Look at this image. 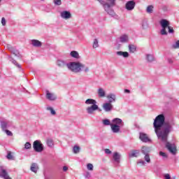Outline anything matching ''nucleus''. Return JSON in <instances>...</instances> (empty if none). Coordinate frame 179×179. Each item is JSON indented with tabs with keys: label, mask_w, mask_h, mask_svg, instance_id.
I'll return each mask as SVG.
<instances>
[{
	"label": "nucleus",
	"mask_w": 179,
	"mask_h": 179,
	"mask_svg": "<svg viewBox=\"0 0 179 179\" xmlns=\"http://www.w3.org/2000/svg\"><path fill=\"white\" fill-rule=\"evenodd\" d=\"M141 153L142 155H149V153H150V148L143 146L141 148Z\"/></svg>",
	"instance_id": "24"
},
{
	"label": "nucleus",
	"mask_w": 179,
	"mask_h": 179,
	"mask_svg": "<svg viewBox=\"0 0 179 179\" xmlns=\"http://www.w3.org/2000/svg\"><path fill=\"white\" fill-rule=\"evenodd\" d=\"M63 171H68L67 166H63Z\"/></svg>",
	"instance_id": "54"
},
{
	"label": "nucleus",
	"mask_w": 179,
	"mask_h": 179,
	"mask_svg": "<svg viewBox=\"0 0 179 179\" xmlns=\"http://www.w3.org/2000/svg\"><path fill=\"white\" fill-rule=\"evenodd\" d=\"M139 138L142 142H150V139H149V137H148V134L144 133H140Z\"/></svg>",
	"instance_id": "19"
},
{
	"label": "nucleus",
	"mask_w": 179,
	"mask_h": 179,
	"mask_svg": "<svg viewBox=\"0 0 179 179\" xmlns=\"http://www.w3.org/2000/svg\"><path fill=\"white\" fill-rule=\"evenodd\" d=\"M106 2H108L106 4H104L103 9L106 13H108L110 16L112 17H115V19H117L118 17V15L114 12V10H113L111 8H113V6H115V0H106Z\"/></svg>",
	"instance_id": "3"
},
{
	"label": "nucleus",
	"mask_w": 179,
	"mask_h": 179,
	"mask_svg": "<svg viewBox=\"0 0 179 179\" xmlns=\"http://www.w3.org/2000/svg\"><path fill=\"white\" fill-rule=\"evenodd\" d=\"M1 127L3 131L6 129L8 127H10V122L8 120H1Z\"/></svg>",
	"instance_id": "18"
},
{
	"label": "nucleus",
	"mask_w": 179,
	"mask_h": 179,
	"mask_svg": "<svg viewBox=\"0 0 179 179\" xmlns=\"http://www.w3.org/2000/svg\"><path fill=\"white\" fill-rule=\"evenodd\" d=\"M6 135H8V136H13V134L12 133V131H9V130H7V129H5L4 130Z\"/></svg>",
	"instance_id": "42"
},
{
	"label": "nucleus",
	"mask_w": 179,
	"mask_h": 179,
	"mask_svg": "<svg viewBox=\"0 0 179 179\" xmlns=\"http://www.w3.org/2000/svg\"><path fill=\"white\" fill-rule=\"evenodd\" d=\"M46 110L50 112L51 115H55V114H57V112H55V110H54V108L51 106H48L46 108Z\"/></svg>",
	"instance_id": "30"
},
{
	"label": "nucleus",
	"mask_w": 179,
	"mask_h": 179,
	"mask_svg": "<svg viewBox=\"0 0 179 179\" xmlns=\"http://www.w3.org/2000/svg\"><path fill=\"white\" fill-rule=\"evenodd\" d=\"M46 99L50 101H55L57 100V95L54 93L50 92V91H46Z\"/></svg>",
	"instance_id": "9"
},
{
	"label": "nucleus",
	"mask_w": 179,
	"mask_h": 179,
	"mask_svg": "<svg viewBox=\"0 0 179 179\" xmlns=\"http://www.w3.org/2000/svg\"><path fill=\"white\" fill-rule=\"evenodd\" d=\"M97 110H99V106L96 103L95 105H92L91 106L87 108V114H93V112Z\"/></svg>",
	"instance_id": "12"
},
{
	"label": "nucleus",
	"mask_w": 179,
	"mask_h": 179,
	"mask_svg": "<svg viewBox=\"0 0 179 179\" xmlns=\"http://www.w3.org/2000/svg\"><path fill=\"white\" fill-rule=\"evenodd\" d=\"M112 122L113 123V125H118V127H122L124 125L122 120L118 117L113 119Z\"/></svg>",
	"instance_id": "13"
},
{
	"label": "nucleus",
	"mask_w": 179,
	"mask_h": 179,
	"mask_svg": "<svg viewBox=\"0 0 179 179\" xmlns=\"http://www.w3.org/2000/svg\"><path fill=\"white\" fill-rule=\"evenodd\" d=\"M1 1H2V0H0V2H1Z\"/></svg>",
	"instance_id": "56"
},
{
	"label": "nucleus",
	"mask_w": 179,
	"mask_h": 179,
	"mask_svg": "<svg viewBox=\"0 0 179 179\" xmlns=\"http://www.w3.org/2000/svg\"><path fill=\"white\" fill-rule=\"evenodd\" d=\"M107 99L108 100V103H115V100H117V96L115 94L110 93L107 96Z\"/></svg>",
	"instance_id": "16"
},
{
	"label": "nucleus",
	"mask_w": 179,
	"mask_h": 179,
	"mask_svg": "<svg viewBox=\"0 0 179 179\" xmlns=\"http://www.w3.org/2000/svg\"><path fill=\"white\" fill-rule=\"evenodd\" d=\"M12 54H13L15 57H20V54L19 53V51L16 50V48H13L11 52Z\"/></svg>",
	"instance_id": "33"
},
{
	"label": "nucleus",
	"mask_w": 179,
	"mask_h": 179,
	"mask_svg": "<svg viewBox=\"0 0 179 179\" xmlns=\"http://www.w3.org/2000/svg\"><path fill=\"white\" fill-rule=\"evenodd\" d=\"M105 153L106 155H111V150H110V149L106 148L105 149Z\"/></svg>",
	"instance_id": "52"
},
{
	"label": "nucleus",
	"mask_w": 179,
	"mask_h": 179,
	"mask_svg": "<svg viewBox=\"0 0 179 179\" xmlns=\"http://www.w3.org/2000/svg\"><path fill=\"white\" fill-rule=\"evenodd\" d=\"M73 153H76V154L79 153V152H80V147L78 145H75L73 148Z\"/></svg>",
	"instance_id": "34"
},
{
	"label": "nucleus",
	"mask_w": 179,
	"mask_h": 179,
	"mask_svg": "<svg viewBox=\"0 0 179 179\" xmlns=\"http://www.w3.org/2000/svg\"><path fill=\"white\" fill-rule=\"evenodd\" d=\"M85 104H87V105L92 104V106H94V105L97 104V101L93 99H88L85 101Z\"/></svg>",
	"instance_id": "26"
},
{
	"label": "nucleus",
	"mask_w": 179,
	"mask_h": 179,
	"mask_svg": "<svg viewBox=\"0 0 179 179\" xmlns=\"http://www.w3.org/2000/svg\"><path fill=\"white\" fill-rule=\"evenodd\" d=\"M161 24V27H162L161 30L162 36H167L168 33L166 29H168L170 27V22L166 19H162L159 22Z\"/></svg>",
	"instance_id": "4"
},
{
	"label": "nucleus",
	"mask_w": 179,
	"mask_h": 179,
	"mask_svg": "<svg viewBox=\"0 0 179 179\" xmlns=\"http://www.w3.org/2000/svg\"><path fill=\"white\" fill-rule=\"evenodd\" d=\"M24 149H25L26 150H29V149H31V143H30L29 142H27L24 144Z\"/></svg>",
	"instance_id": "35"
},
{
	"label": "nucleus",
	"mask_w": 179,
	"mask_h": 179,
	"mask_svg": "<svg viewBox=\"0 0 179 179\" xmlns=\"http://www.w3.org/2000/svg\"><path fill=\"white\" fill-rule=\"evenodd\" d=\"M164 179H171V176H170V174H169V173H165L164 175Z\"/></svg>",
	"instance_id": "49"
},
{
	"label": "nucleus",
	"mask_w": 179,
	"mask_h": 179,
	"mask_svg": "<svg viewBox=\"0 0 179 179\" xmlns=\"http://www.w3.org/2000/svg\"><path fill=\"white\" fill-rule=\"evenodd\" d=\"M110 128H111V131L112 132H113V134H118L120 132V131L121 130V126H118L117 124H110Z\"/></svg>",
	"instance_id": "14"
},
{
	"label": "nucleus",
	"mask_w": 179,
	"mask_h": 179,
	"mask_svg": "<svg viewBox=\"0 0 179 179\" xmlns=\"http://www.w3.org/2000/svg\"><path fill=\"white\" fill-rule=\"evenodd\" d=\"M146 163L143 159H139L137 162V164H141V166H145Z\"/></svg>",
	"instance_id": "45"
},
{
	"label": "nucleus",
	"mask_w": 179,
	"mask_h": 179,
	"mask_svg": "<svg viewBox=\"0 0 179 179\" xmlns=\"http://www.w3.org/2000/svg\"><path fill=\"white\" fill-rule=\"evenodd\" d=\"M159 156H162V157H164V159H167V154H166V152H163L162 151L159 152Z\"/></svg>",
	"instance_id": "40"
},
{
	"label": "nucleus",
	"mask_w": 179,
	"mask_h": 179,
	"mask_svg": "<svg viewBox=\"0 0 179 179\" xmlns=\"http://www.w3.org/2000/svg\"><path fill=\"white\" fill-rule=\"evenodd\" d=\"M141 151L139 150H133L129 154V157H138Z\"/></svg>",
	"instance_id": "21"
},
{
	"label": "nucleus",
	"mask_w": 179,
	"mask_h": 179,
	"mask_svg": "<svg viewBox=\"0 0 179 179\" xmlns=\"http://www.w3.org/2000/svg\"><path fill=\"white\" fill-rule=\"evenodd\" d=\"M168 62H169V64H173V59H168Z\"/></svg>",
	"instance_id": "55"
},
{
	"label": "nucleus",
	"mask_w": 179,
	"mask_h": 179,
	"mask_svg": "<svg viewBox=\"0 0 179 179\" xmlns=\"http://www.w3.org/2000/svg\"><path fill=\"white\" fill-rule=\"evenodd\" d=\"M70 55L72 58H76V59H79L80 58L79 53L75 50L71 51Z\"/></svg>",
	"instance_id": "25"
},
{
	"label": "nucleus",
	"mask_w": 179,
	"mask_h": 179,
	"mask_svg": "<svg viewBox=\"0 0 179 179\" xmlns=\"http://www.w3.org/2000/svg\"><path fill=\"white\" fill-rule=\"evenodd\" d=\"M119 41L120 43H128V41H129V37L128 36V35H122L120 38H119Z\"/></svg>",
	"instance_id": "20"
},
{
	"label": "nucleus",
	"mask_w": 179,
	"mask_h": 179,
	"mask_svg": "<svg viewBox=\"0 0 179 179\" xmlns=\"http://www.w3.org/2000/svg\"><path fill=\"white\" fill-rule=\"evenodd\" d=\"M144 160L147 162V163H150V155H144Z\"/></svg>",
	"instance_id": "37"
},
{
	"label": "nucleus",
	"mask_w": 179,
	"mask_h": 179,
	"mask_svg": "<svg viewBox=\"0 0 179 179\" xmlns=\"http://www.w3.org/2000/svg\"><path fill=\"white\" fill-rule=\"evenodd\" d=\"M31 44L33 45V47L40 48L41 45H43V43L37 40V39H32L31 40Z\"/></svg>",
	"instance_id": "17"
},
{
	"label": "nucleus",
	"mask_w": 179,
	"mask_h": 179,
	"mask_svg": "<svg viewBox=\"0 0 179 179\" xmlns=\"http://www.w3.org/2000/svg\"><path fill=\"white\" fill-rule=\"evenodd\" d=\"M56 65H57L59 68H65V66H66L69 71L74 73H80V72L87 73L90 71L89 66L80 62H68L66 60L57 59Z\"/></svg>",
	"instance_id": "2"
},
{
	"label": "nucleus",
	"mask_w": 179,
	"mask_h": 179,
	"mask_svg": "<svg viewBox=\"0 0 179 179\" xmlns=\"http://www.w3.org/2000/svg\"><path fill=\"white\" fill-rule=\"evenodd\" d=\"M6 48H8V50H9V51H12L15 48H13V46H12V45L8 44L6 45Z\"/></svg>",
	"instance_id": "46"
},
{
	"label": "nucleus",
	"mask_w": 179,
	"mask_h": 179,
	"mask_svg": "<svg viewBox=\"0 0 179 179\" xmlns=\"http://www.w3.org/2000/svg\"><path fill=\"white\" fill-rule=\"evenodd\" d=\"M173 48L177 49L179 48V41H177L173 45Z\"/></svg>",
	"instance_id": "41"
},
{
	"label": "nucleus",
	"mask_w": 179,
	"mask_h": 179,
	"mask_svg": "<svg viewBox=\"0 0 179 179\" xmlns=\"http://www.w3.org/2000/svg\"><path fill=\"white\" fill-rule=\"evenodd\" d=\"M121 160V155L118 152H114L113 155V162L115 166H118L120 164Z\"/></svg>",
	"instance_id": "6"
},
{
	"label": "nucleus",
	"mask_w": 179,
	"mask_h": 179,
	"mask_svg": "<svg viewBox=\"0 0 179 179\" xmlns=\"http://www.w3.org/2000/svg\"><path fill=\"white\" fill-rule=\"evenodd\" d=\"M153 6H148L146 9L147 13H153Z\"/></svg>",
	"instance_id": "36"
},
{
	"label": "nucleus",
	"mask_w": 179,
	"mask_h": 179,
	"mask_svg": "<svg viewBox=\"0 0 179 179\" xmlns=\"http://www.w3.org/2000/svg\"><path fill=\"white\" fill-rule=\"evenodd\" d=\"M1 24L2 26H6V20L5 19V17L1 18Z\"/></svg>",
	"instance_id": "48"
},
{
	"label": "nucleus",
	"mask_w": 179,
	"mask_h": 179,
	"mask_svg": "<svg viewBox=\"0 0 179 179\" xmlns=\"http://www.w3.org/2000/svg\"><path fill=\"white\" fill-rule=\"evenodd\" d=\"M168 29H169V31H168L169 33H170V34L174 33V29L171 26L169 27Z\"/></svg>",
	"instance_id": "51"
},
{
	"label": "nucleus",
	"mask_w": 179,
	"mask_h": 179,
	"mask_svg": "<svg viewBox=\"0 0 179 179\" xmlns=\"http://www.w3.org/2000/svg\"><path fill=\"white\" fill-rule=\"evenodd\" d=\"M176 125V122L173 120L166 121L164 115L160 114L154 120L153 127L155 132L159 141L165 144L166 149L171 155L177 154V148L176 144H171L167 142L170 132H173V127Z\"/></svg>",
	"instance_id": "1"
},
{
	"label": "nucleus",
	"mask_w": 179,
	"mask_h": 179,
	"mask_svg": "<svg viewBox=\"0 0 179 179\" xmlns=\"http://www.w3.org/2000/svg\"><path fill=\"white\" fill-rule=\"evenodd\" d=\"M53 3H55V5H57V6H59L62 5V1L61 0H53Z\"/></svg>",
	"instance_id": "38"
},
{
	"label": "nucleus",
	"mask_w": 179,
	"mask_h": 179,
	"mask_svg": "<svg viewBox=\"0 0 179 179\" xmlns=\"http://www.w3.org/2000/svg\"><path fill=\"white\" fill-rule=\"evenodd\" d=\"M60 16L62 19L68 20V19H71V17H72V14H71V12L68 10H64L60 13Z\"/></svg>",
	"instance_id": "8"
},
{
	"label": "nucleus",
	"mask_w": 179,
	"mask_h": 179,
	"mask_svg": "<svg viewBox=\"0 0 179 179\" xmlns=\"http://www.w3.org/2000/svg\"><path fill=\"white\" fill-rule=\"evenodd\" d=\"M97 94L101 98L106 97V90L102 87H99L97 90Z\"/></svg>",
	"instance_id": "22"
},
{
	"label": "nucleus",
	"mask_w": 179,
	"mask_h": 179,
	"mask_svg": "<svg viewBox=\"0 0 179 179\" xmlns=\"http://www.w3.org/2000/svg\"><path fill=\"white\" fill-rule=\"evenodd\" d=\"M102 108L106 113H110L113 110V106L110 102H106L103 104Z\"/></svg>",
	"instance_id": "10"
},
{
	"label": "nucleus",
	"mask_w": 179,
	"mask_h": 179,
	"mask_svg": "<svg viewBox=\"0 0 179 179\" xmlns=\"http://www.w3.org/2000/svg\"><path fill=\"white\" fill-rule=\"evenodd\" d=\"M31 171H33V173H37V171L38 170V165L36 163H33L30 168Z\"/></svg>",
	"instance_id": "27"
},
{
	"label": "nucleus",
	"mask_w": 179,
	"mask_h": 179,
	"mask_svg": "<svg viewBox=\"0 0 179 179\" xmlns=\"http://www.w3.org/2000/svg\"><path fill=\"white\" fill-rule=\"evenodd\" d=\"M87 169L90 171H93L94 166H93V165L92 164H87Z\"/></svg>",
	"instance_id": "39"
},
{
	"label": "nucleus",
	"mask_w": 179,
	"mask_h": 179,
	"mask_svg": "<svg viewBox=\"0 0 179 179\" xmlns=\"http://www.w3.org/2000/svg\"><path fill=\"white\" fill-rule=\"evenodd\" d=\"M129 52L134 53L136 51V46L135 45L130 44L129 45Z\"/></svg>",
	"instance_id": "29"
},
{
	"label": "nucleus",
	"mask_w": 179,
	"mask_h": 179,
	"mask_svg": "<svg viewBox=\"0 0 179 179\" xmlns=\"http://www.w3.org/2000/svg\"><path fill=\"white\" fill-rule=\"evenodd\" d=\"M6 157L8 160H13V156L12 155V154L10 152L8 153Z\"/></svg>",
	"instance_id": "43"
},
{
	"label": "nucleus",
	"mask_w": 179,
	"mask_h": 179,
	"mask_svg": "<svg viewBox=\"0 0 179 179\" xmlns=\"http://www.w3.org/2000/svg\"><path fill=\"white\" fill-rule=\"evenodd\" d=\"M124 93L129 94V93H131V90H127V89H125V90H124Z\"/></svg>",
	"instance_id": "53"
},
{
	"label": "nucleus",
	"mask_w": 179,
	"mask_h": 179,
	"mask_svg": "<svg viewBox=\"0 0 179 179\" xmlns=\"http://www.w3.org/2000/svg\"><path fill=\"white\" fill-rule=\"evenodd\" d=\"M102 124H103V125H105V126H108V125L111 126V122L108 119L103 120Z\"/></svg>",
	"instance_id": "32"
},
{
	"label": "nucleus",
	"mask_w": 179,
	"mask_h": 179,
	"mask_svg": "<svg viewBox=\"0 0 179 179\" xmlns=\"http://www.w3.org/2000/svg\"><path fill=\"white\" fill-rule=\"evenodd\" d=\"M135 5H136V3L134 0L129 1L125 4V9L129 11L134 10V9H135Z\"/></svg>",
	"instance_id": "7"
},
{
	"label": "nucleus",
	"mask_w": 179,
	"mask_h": 179,
	"mask_svg": "<svg viewBox=\"0 0 179 179\" xmlns=\"http://www.w3.org/2000/svg\"><path fill=\"white\" fill-rule=\"evenodd\" d=\"M117 55L119 57H123V58H128L129 53L128 52L117 51L116 52Z\"/></svg>",
	"instance_id": "23"
},
{
	"label": "nucleus",
	"mask_w": 179,
	"mask_h": 179,
	"mask_svg": "<svg viewBox=\"0 0 179 179\" xmlns=\"http://www.w3.org/2000/svg\"><path fill=\"white\" fill-rule=\"evenodd\" d=\"M100 3H101V5H102L103 8L104 6V5H106L108 1H104L103 0H98Z\"/></svg>",
	"instance_id": "47"
},
{
	"label": "nucleus",
	"mask_w": 179,
	"mask_h": 179,
	"mask_svg": "<svg viewBox=\"0 0 179 179\" xmlns=\"http://www.w3.org/2000/svg\"><path fill=\"white\" fill-rule=\"evenodd\" d=\"M90 177H92V175L90 174V172H86V173L85 174V178H90Z\"/></svg>",
	"instance_id": "50"
},
{
	"label": "nucleus",
	"mask_w": 179,
	"mask_h": 179,
	"mask_svg": "<svg viewBox=\"0 0 179 179\" xmlns=\"http://www.w3.org/2000/svg\"><path fill=\"white\" fill-rule=\"evenodd\" d=\"M145 59L149 64H152V62H155V61H156L155 56L150 54L145 55Z\"/></svg>",
	"instance_id": "15"
},
{
	"label": "nucleus",
	"mask_w": 179,
	"mask_h": 179,
	"mask_svg": "<svg viewBox=\"0 0 179 179\" xmlns=\"http://www.w3.org/2000/svg\"><path fill=\"white\" fill-rule=\"evenodd\" d=\"M92 48H99V40L97 38L94 39Z\"/></svg>",
	"instance_id": "31"
},
{
	"label": "nucleus",
	"mask_w": 179,
	"mask_h": 179,
	"mask_svg": "<svg viewBox=\"0 0 179 179\" xmlns=\"http://www.w3.org/2000/svg\"><path fill=\"white\" fill-rule=\"evenodd\" d=\"M11 62H13L14 64V65H15L16 66H17V68H21L20 64H17V62H16V60L12 59H11Z\"/></svg>",
	"instance_id": "44"
},
{
	"label": "nucleus",
	"mask_w": 179,
	"mask_h": 179,
	"mask_svg": "<svg viewBox=\"0 0 179 179\" xmlns=\"http://www.w3.org/2000/svg\"><path fill=\"white\" fill-rule=\"evenodd\" d=\"M33 148L35 152H37L38 153H41V152H43L44 150V145L43 143H41V141L36 140L33 143Z\"/></svg>",
	"instance_id": "5"
},
{
	"label": "nucleus",
	"mask_w": 179,
	"mask_h": 179,
	"mask_svg": "<svg viewBox=\"0 0 179 179\" xmlns=\"http://www.w3.org/2000/svg\"><path fill=\"white\" fill-rule=\"evenodd\" d=\"M0 177L4 179H12L10 177H9V175L8 174L6 170H5V169H3L2 167H1L0 169Z\"/></svg>",
	"instance_id": "11"
},
{
	"label": "nucleus",
	"mask_w": 179,
	"mask_h": 179,
	"mask_svg": "<svg viewBox=\"0 0 179 179\" xmlns=\"http://www.w3.org/2000/svg\"><path fill=\"white\" fill-rule=\"evenodd\" d=\"M46 143L49 148H54V141L51 138H48Z\"/></svg>",
	"instance_id": "28"
}]
</instances>
